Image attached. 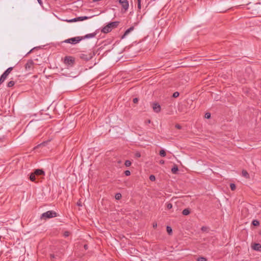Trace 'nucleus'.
Listing matches in <instances>:
<instances>
[{"label":"nucleus","mask_w":261,"mask_h":261,"mask_svg":"<svg viewBox=\"0 0 261 261\" xmlns=\"http://www.w3.org/2000/svg\"><path fill=\"white\" fill-rule=\"evenodd\" d=\"M119 23V21L110 22L102 29L101 32L105 34L108 33L110 32L113 29L116 28L118 27Z\"/></svg>","instance_id":"obj_1"},{"label":"nucleus","mask_w":261,"mask_h":261,"mask_svg":"<svg viewBox=\"0 0 261 261\" xmlns=\"http://www.w3.org/2000/svg\"><path fill=\"white\" fill-rule=\"evenodd\" d=\"M57 216H58V215L56 212L54 211H48L41 214L40 219L45 220L47 219L55 218Z\"/></svg>","instance_id":"obj_2"},{"label":"nucleus","mask_w":261,"mask_h":261,"mask_svg":"<svg viewBox=\"0 0 261 261\" xmlns=\"http://www.w3.org/2000/svg\"><path fill=\"white\" fill-rule=\"evenodd\" d=\"M82 40V37L79 36L66 39L64 42L65 43H70L72 44H76Z\"/></svg>","instance_id":"obj_3"},{"label":"nucleus","mask_w":261,"mask_h":261,"mask_svg":"<svg viewBox=\"0 0 261 261\" xmlns=\"http://www.w3.org/2000/svg\"><path fill=\"white\" fill-rule=\"evenodd\" d=\"M93 56H94V53H82L80 55V57L84 60L88 61L91 59Z\"/></svg>","instance_id":"obj_4"},{"label":"nucleus","mask_w":261,"mask_h":261,"mask_svg":"<svg viewBox=\"0 0 261 261\" xmlns=\"http://www.w3.org/2000/svg\"><path fill=\"white\" fill-rule=\"evenodd\" d=\"M34 63L33 60H30L25 65V69L27 71H31L33 69Z\"/></svg>","instance_id":"obj_5"},{"label":"nucleus","mask_w":261,"mask_h":261,"mask_svg":"<svg viewBox=\"0 0 261 261\" xmlns=\"http://www.w3.org/2000/svg\"><path fill=\"white\" fill-rule=\"evenodd\" d=\"M74 62V59L71 57H66L64 59V63L68 66H72Z\"/></svg>","instance_id":"obj_6"},{"label":"nucleus","mask_w":261,"mask_h":261,"mask_svg":"<svg viewBox=\"0 0 261 261\" xmlns=\"http://www.w3.org/2000/svg\"><path fill=\"white\" fill-rule=\"evenodd\" d=\"M88 18H89V17L87 16H81V17L74 18H73L71 19H68V20L67 19L65 21L68 22H76L77 21H83L84 20H86Z\"/></svg>","instance_id":"obj_7"},{"label":"nucleus","mask_w":261,"mask_h":261,"mask_svg":"<svg viewBox=\"0 0 261 261\" xmlns=\"http://www.w3.org/2000/svg\"><path fill=\"white\" fill-rule=\"evenodd\" d=\"M119 3L125 11H126L128 9L129 4L127 0H119Z\"/></svg>","instance_id":"obj_8"},{"label":"nucleus","mask_w":261,"mask_h":261,"mask_svg":"<svg viewBox=\"0 0 261 261\" xmlns=\"http://www.w3.org/2000/svg\"><path fill=\"white\" fill-rule=\"evenodd\" d=\"M152 108L153 111L156 113L159 112L161 110L160 105L158 103H154L152 106Z\"/></svg>","instance_id":"obj_9"},{"label":"nucleus","mask_w":261,"mask_h":261,"mask_svg":"<svg viewBox=\"0 0 261 261\" xmlns=\"http://www.w3.org/2000/svg\"><path fill=\"white\" fill-rule=\"evenodd\" d=\"M134 29V27H131L129 29H128L127 30L125 31L124 34L121 37V39H123L125 38L126 36H127L130 32L133 31Z\"/></svg>","instance_id":"obj_10"},{"label":"nucleus","mask_w":261,"mask_h":261,"mask_svg":"<svg viewBox=\"0 0 261 261\" xmlns=\"http://www.w3.org/2000/svg\"><path fill=\"white\" fill-rule=\"evenodd\" d=\"M252 247L253 249L256 251H260L261 250V245L259 243H255Z\"/></svg>","instance_id":"obj_11"},{"label":"nucleus","mask_w":261,"mask_h":261,"mask_svg":"<svg viewBox=\"0 0 261 261\" xmlns=\"http://www.w3.org/2000/svg\"><path fill=\"white\" fill-rule=\"evenodd\" d=\"M34 173L36 175H44V172L41 169H36L35 170Z\"/></svg>","instance_id":"obj_12"},{"label":"nucleus","mask_w":261,"mask_h":261,"mask_svg":"<svg viewBox=\"0 0 261 261\" xmlns=\"http://www.w3.org/2000/svg\"><path fill=\"white\" fill-rule=\"evenodd\" d=\"M95 36V34L90 33V34H87L85 36H84V37H82L83 39H89V38H93Z\"/></svg>","instance_id":"obj_13"},{"label":"nucleus","mask_w":261,"mask_h":261,"mask_svg":"<svg viewBox=\"0 0 261 261\" xmlns=\"http://www.w3.org/2000/svg\"><path fill=\"white\" fill-rule=\"evenodd\" d=\"M8 75L3 73L0 77V85L2 84L7 79Z\"/></svg>","instance_id":"obj_14"},{"label":"nucleus","mask_w":261,"mask_h":261,"mask_svg":"<svg viewBox=\"0 0 261 261\" xmlns=\"http://www.w3.org/2000/svg\"><path fill=\"white\" fill-rule=\"evenodd\" d=\"M8 75L3 73L0 77V85L2 84L7 79Z\"/></svg>","instance_id":"obj_15"},{"label":"nucleus","mask_w":261,"mask_h":261,"mask_svg":"<svg viewBox=\"0 0 261 261\" xmlns=\"http://www.w3.org/2000/svg\"><path fill=\"white\" fill-rule=\"evenodd\" d=\"M8 75L3 73L0 77V85L2 84L7 79Z\"/></svg>","instance_id":"obj_16"},{"label":"nucleus","mask_w":261,"mask_h":261,"mask_svg":"<svg viewBox=\"0 0 261 261\" xmlns=\"http://www.w3.org/2000/svg\"><path fill=\"white\" fill-rule=\"evenodd\" d=\"M178 170V168L176 165H175L172 169L171 171L173 174H176Z\"/></svg>","instance_id":"obj_17"},{"label":"nucleus","mask_w":261,"mask_h":261,"mask_svg":"<svg viewBox=\"0 0 261 261\" xmlns=\"http://www.w3.org/2000/svg\"><path fill=\"white\" fill-rule=\"evenodd\" d=\"M190 211L189 208H185L182 212V215H185V216L189 215L190 214Z\"/></svg>","instance_id":"obj_18"},{"label":"nucleus","mask_w":261,"mask_h":261,"mask_svg":"<svg viewBox=\"0 0 261 261\" xmlns=\"http://www.w3.org/2000/svg\"><path fill=\"white\" fill-rule=\"evenodd\" d=\"M242 175L247 178H249V174L246 170L242 171Z\"/></svg>","instance_id":"obj_19"},{"label":"nucleus","mask_w":261,"mask_h":261,"mask_svg":"<svg viewBox=\"0 0 261 261\" xmlns=\"http://www.w3.org/2000/svg\"><path fill=\"white\" fill-rule=\"evenodd\" d=\"M35 175L34 173H32L30 175V179L32 181H34L35 180Z\"/></svg>","instance_id":"obj_20"},{"label":"nucleus","mask_w":261,"mask_h":261,"mask_svg":"<svg viewBox=\"0 0 261 261\" xmlns=\"http://www.w3.org/2000/svg\"><path fill=\"white\" fill-rule=\"evenodd\" d=\"M160 155L162 157H165L166 155V153L164 149H162L160 151Z\"/></svg>","instance_id":"obj_21"},{"label":"nucleus","mask_w":261,"mask_h":261,"mask_svg":"<svg viewBox=\"0 0 261 261\" xmlns=\"http://www.w3.org/2000/svg\"><path fill=\"white\" fill-rule=\"evenodd\" d=\"M14 84L15 82L13 81H11L8 83L7 87L9 88L12 87L14 85Z\"/></svg>","instance_id":"obj_22"},{"label":"nucleus","mask_w":261,"mask_h":261,"mask_svg":"<svg viewBox=\"0 0 261 261\" xmlns=\"http://www.w3.org/2000/svg\"><path fill=\"white\" fill-rule=\"evenodd\" d=\"M252 224L254 226H258L259 225V222L257 220H254L252 221Z\"/></svg>","instance_id":"obj_23"},{"label":"nucleus","mask_w":261,"mask_h":261,"mask_svg":"<svg viewBox=\"0 0 261 261\" xmlns=\"http://www.w3.org/2000/svg\"><path fill=\"white\" fill-rule=\"evenodd\" d=\"M122 195L120 193H117L115 196V198L116 200H119L121 199Z\"/></svg>","instance_id":"obj_24"},{"label":"nucleus","mask_w":261,"mask_h":261,"mask_svg":"<svg viewBox=\"0 0 261 261\" xmlns=\"http://www.w3.org/2000/svg\"><path fill=\"white\" fill-rule=\"evenodd\" d=\"M141 0H137V7L139 10H141Z\"/></svg>","instance_id":"obj_25"},{"label":"nucleus","mask_w":261,"mask_h":261,"mask_svg":"<svg viewBox=\"0 0 261 261\" xmlns=\"http://www.w3.org/2000/svg\"><path fill=\"white\" fill-rule=\"evenodd\" d=\"M166 229H167V232L170 234L172 233V229L171 228V227L170 226H167V228H166Z\"/></svg>","instance_id":"obj_26"},{"label":"nucleus","mask_w":261,"mask_h":261,"mask_svg":"<svg viewBox=\"0 0 261 261\" xmlns=\"http://www.w3.org/2000/svg\"><path fill=\"white\" fill-rule=\"evenodd\" d=\"M131 162L129 160H126L125 161V165L126 166V167H129L131 165Z\"/></svg>","instance_id":"obj_27"},{"label":"nucleus","mask_w":261,"mask_h":261,"mask_svg":"<svg viewBox=\"0 0 261 261\" xmlns=\"http://www.w3.org/2000/svg\"><path fill=\"white\" fill-rule=\"evenodd\" d=\"M230 188L231 190L234 191L236 189V188L235 184H232V183L230 184Z\"/></svg>","instance_id":"obj_28"},{"label":"nucleus","mask_w":261,"mask_h":261,"mask_svg":"<svg viewBox=\"0 0 261 261\" xmlns=\"http://www.w3.org/2000/svg\"><path fill=\"white\" fill-rule=\"evenodd\" d=\"M198 261H207V259L206 258L204 257H200L197 259Z\"/></svg>","instance_id":"obj_29"},{"label":"nucleus","mask_w":261,"mask_h":261,"mask_svg":"<svg viewBox=\"0 0 261 261\" xmlns=\"http://www.w3.org/2000/svg\"><path fill=\"white\" fill-rule=\"evenodd\" d=\"M149 179L151 180V181H154L155 180V177L154 175H150L149 176Z\"/></svg>","instance_id":"obj_30"},{"label":"nucleus","mask_w":261,"mask_h":261,"mask_svg":"<svg viewBox=\"0 0 261 261\" xmlns=\"http://www.w3.org/2000/svg\"><path fill=\"white\" fill-rule=\"evenodd\" d=\"M13 67H9L6 70V72L10 74V73L11 72V71L13 70Z\"/></svg>","instance_id":"obj_31"},{"label":"nucleus","mask_w":261,"mask_h":261,"mask_svg":"<svg viewBox=\"0 0 261 261\" xmlns=\"http://www.w3.org/2000/svg\"><path fill=\"white\" fill-rule=\"evenodd\" d=\"M13 67H9L6 70V72L10 74V73L11 72V71L13 70Z\"/></svg>","instance_id":"obj_32"},{"label":"nucleus","mask_w":261,"mask_h":261,"mask_svg":"<svg viewBox=\"0 0 261 261\" xmlns=\"http://www.w3.org/2000/svg\"><path fill=\"white\" fill-rule=\"evenodd\" d=\"M179 94L178 92H175L173 94V97L174 98H176L179 96Z\"/></svg>","instance_id":"obj_33"},{"label":"nucleus","mask_w":261,"mask_h":261,"mask_svg":"<svg viewBox=\"0 0 261 261\" xmlns=\"http://www.w3.org/2000/svg\"><path fill=\"white\" fill-rule=\"evenodd\" d=\"M204 117L206 119H209L211 117V114L210 113H206Z\"/></svg>","instance_id":"obj_34"},{"label":"nucleus","mask_w":261,"mask_h":261,"mask_svg":"<svg viewBox=\"0 0 261 261\" xmlns=\"http://www.w3.org/2000/svg\"><path fill=\"white\" fill-rule=\"evenodd\" d=\"M172 207V204L171 203H168L167 204V208L168 209H171Z\"/></svg>","instance_id":"obj_35"},{"label":"nucleus","mask_w":261,"mask_h":261,"mask_svg":"<svg viewBox=\"0 0 261 261\" xmlns=\"http://www.w3.org/2000/svg\"><path fill=\"white\" fill-rule=\"evenodd\" d=\"M69 234H70V233H69V231H65L64 232V234L63 235H64V236L65 237H68L69 236Z\"/></svg>","instance_id":"obj_36"},{"label":"nucleus","mask_w":261,"mask_h":261,"mask_svg":"<svg viewBox=\"0 0 261 261\" xmlns=\"http://www.w3.org/2000/svg\"><path fill=\"white\" fill-rule=\"evenodd\" d=\"M124 174L126 176H129L130 175V172L129 170H126L124 172Z\"/></svg>","instance_id":"obj_37"},{"label":"nucleus","mask_w":261,"mask_h":261,"mask_svg":"<svg viewBox=\"0 0 261 261\" xmlns=\"http://www.w3.org/2000/svg\"><path fill=\"white\" fill-rule=\"evenodd\" d=\"M135 156L136 158H140L141 156V154L140 152H137L135 153Z\"/></svg>","instance_id":"obj_38"},{"label":"nucleus","mask_w":261,"mask_h":261,"mask_svg":"<svg viewBox=\"0 0 261 261\" xmlns=\"http://www.w3.org/2000/svg\"><path fill=\"white\" fill-rule=\"evenodd\" d=\"M133 102L135 103H136L138 102V99L137 98H135L133 99Z\"/></svg>","instance_id":"obj_39"},{"label":"nucleus","mask_w":261,"mask_h":261,"mask_svg":"<svg viewBox=\"0 0 261 261\" xmlns=\"http://www.w3.org/2000/svg\"><path fill=\"white\" fill-rule=\"evenodd\" d=\"M50 257L51 259H53V258H54L55 257V256L54 254H50Z\"/></svg>","instance_id":"obj_40"},{"label":"nucleus","mask_w":261,"mask_h":261,"mask_svg":"<svg viewBox=\"0 0 261 261\" xmlns=\"http://www.w3.org/2000/svg\"><path fill=\"white\" fill-rule=\"evenodd\" d=\"M175 127H176L177 128H178V129H180V128H181V126H180V125H179V124H176V125H175Z\"/></svg>","instance_id":"obj_41"},{"label":"nucleus","mask_w":261,"mask_h":261,"mask_svg":"<svg viewBox=\"0 0 261 261\" xmlns=\"http://www.w3.org/2000/svg\"><path fill=\"white\" fill-rule=\"evenodd\" d=\"M157 227V223H154L153 224V228H156Z\"/></svg>","instance_id":"obj_42"},{"label":"nucleus","mask_w":261,"mask_h":261,"mask_svg":"<svg viewBox=\"0 0 261 261\" xmlns=\"http://www.w3.org/2000/svg\"><path fill=\"white\" fill-rule=\"evenodd\" d=\"M160 163L161 164H162V165H163V164H164L165 163V161H164V160H161V161H160Z\"/></svg>","instance_id":"obj_43"},{"label":"nucleus","mask_w":261,"mask_h":261,"mask_svg":"<svg viewBox=\"0 0 261 261\" xmlns=\"http://www.w3.org/2000/svg\"><path fill=\"white\" fill-rule=\"evenodd\" d=\"M145 123L146 124H148V123H150V120H147L145 121Z\"/></svg>","instance_id":"obj_44"},{"label":"nucleus","mask_w":261,"mask_h":261,"mask_svg":"<svg viewBox=\"0 0 261 261\" xmlns=\"http://www.w3.org/2000/svg\"><path fill=\"white\" fill-rule=\"evenodd\" d=\"M201 230H202V231H204V230H205V227H202L201 228Z\"/></svg>","instance_id":"obj_45"},{"label":"nucleus","mask_w":261,"mask_h":261,"mask_svg":"<svg viewBox=\"0 0 261 261\" xmlns=\"http://www.w3.org/2000/svg\"><path fill=\"white\" fill-rule=\"evenodd\" d=\"M4 73L6 74V75H7L8 76V75L9 74V73L6 72V71H5L4 72Z\"/></svg>","instance_id":"obj_46"},{"label":"nucleus","mask_w":261,"mask_h":261,"mask_svg":"<svg viewBox=\"0 0 261 261\" xmlns=\"http://www.w3.org/2000/svg\"><path fill=\"white\" fill-rule=\"evenodd\" d=\"M38 2L39 4H41V0H38Z\"/></svg>","instance_id":"obj_47"},{"label":"nucleus","mask_w":261,"mask_h":261,"mask_svg":"<svg viewBox=\"0 0 261 261\" xmlns=\"http://www.w3.org/2000/svg\"><path fill=\"white\" fill-rule=\"evenodd\" d=\"M84 247H85V249H87V246L86 245H85L84 246Z\"/></svg>","instance_id":"obj_48"}]
</instances>
